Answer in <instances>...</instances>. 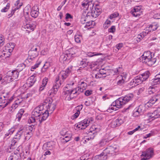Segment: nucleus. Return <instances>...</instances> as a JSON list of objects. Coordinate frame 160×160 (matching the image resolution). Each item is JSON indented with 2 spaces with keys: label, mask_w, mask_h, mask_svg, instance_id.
I'll use <instances>...</instances> for the list:
<instances>
[{
  "label": "nucleus",
  "mask_w": 160,
  "mask_h": 160,
  "mask_svg": "<svg viewBox=\"0 0 160 160\" xmlns=\"http://www.w3.org/2000/svg\"><path fill=\"white\" fill-rule=\"evenodd\" d=\"M73 82L67 84L64 88V95L65 99L70 100L74 97H77L80 92H82L87 87V83L82 82L79 85V87L75 88H72V86L74 84Z\"/></svg>",
  "instance_id": "f257e3e1"
},
{
  "label": "nucleus",
  "mask_w": 160,
  "mask_h": 160,
  "mask_svg": "<svg viewBox=\"0 0 160 160\" xmlns=\"http://www.w3.org/2000/svg\"><path fill=\"white\" fill-rule=\"evenodd\" d=\"M48 117L47 110L44 108L43 106L36 107L32 112V116L28 120L29 123L39 122L40 123L45 120Z\"/></svg>",
  "instance_id": "f03ea898"
},
{
  "label": "nucleus",
  "mask_w": 160,
  "mask_h": 160,
  "mask_svg": "<svg viewBox=\"0 0 160 160\" xmlns=\"http://www.w3.org/2000/svg\"><path fill=\"white\" fill-rule=\"evenodd\" d=\"M48 117L47 110L44 108L43 106L36 107L32 112V116L28 120L29 123L39 122L40 123L45 120Z\"/></svg>",
  "instance_id": "7ed1b4c3"
},
{
  "label": "nucleus",
  "mask_w": 160,
  "mask_h": 160,
  "mask_svg": "<svg viewBox=\"0 0 160 160\" xmlns=\"http://www.w3.org/2000/svg\"><path fill=\"white\" fill-rule=\"evenodd\" d=\"M140 59L142 62L149 66L153 65L156 61L154 54L149 51L145 52L141 57Z\"/></svg>",
  "instance_id": "20e7f679"
},
{
  "label": "nucleus",
  "mask_w": 160,
  "mask_h": 160,
  "mask_svg": "<svg viewBox=\"0 0 160 160\" xmlns=\"http://www.w3.org/2000/svg\"><path fill=\"white\" fill-rule=\"evenodd\" d=\"M72 67V66H71L67 68L66 71H62L61 72L56 78V82H61L62 83L61 79H62L63 80L68 77L69 74L71 72Z\"/></svg>",
  "instance_id": "39448f33"
},
{
  "label": "nucleus",
  "mask_w": 160,
  "mask_h": 160,
  "mask_svg": "<svg viewBox=\"0 0 160 160\" xmlns=\"http://www.w3.org/2000/svg\"><path fill=\"white\" fill-rule=\"evenodd\" d=\"M122 98H121L117 99L112 103L111 107L109 108L108 110L111 109L115 111L121 108L124 104Z\"/></svg>",
  "instance_id": "423d86ee"
},
{
  "label": "nucleus",
  "mask_w": 160,
  "mask_h": 160,
  "mask_svg": "<svg viewBox=\"0 0 160 160\" xmlns=\"http://www.w3.org/2000/svg\"><path fill=\"white\" fill-rule=\"evenodd\" d=\"M5 78V80L6 81V82H8L17 79L18 76L19 72L17 70H14L12 72H8Z\"/></svg>",
  "instance_id": "0eeeda50"
},
{
  "label": "nucleus",
  "mask_w": 160,
  "mask_h": 160,
  "mask_svg": "<svg viewBox=\"0 0 160 160\" xmlns=\"http://www.w3.org/2000/svg\"><path fill=\"white\" fill-rule=\"evenodd\" d=\"M91 121H92L91 119H85L75 124V126L79 130L84 129L89 126Z\"/></svg>",
  "instance_id": "6e6552de"
},
{
  "label": "nucleus",
  "mask_w": 160,
  "mask_h": 160,
  "mask_svg": "<svg viewBox=\"0 0 160 160\" xmlns=\"http://www.w3.org/2000/svg\"><path fill=\"white\" fill-rule=\"evenodd\" d=\"M154 155L153 150L150 148L147 149L145 151L142 152L141 155V157H143L142 159V160H146L152 158Z\"/></svg>",
  "instance_id": "1a4fd4ad"
},
{
  "label": "nucleus",
  "mask_w": 160,
  "mask_h": 160,
  "mask_svg": "<svg viewBox=\"0 0 160 160\" xmlns=\"http://www.w3.org/2000/svg\"><path fill=\"white\" fill-rule=\"evenodd\" d=\"M90 20V18H87V17H86V16H82L81 19V22L82 24H84L86 23L84 28H82L84 30L89 29L92 27V25L91 23V22H90L89 21Z\"/></svg>",
  "instance_id": "9d476101"
},
{
  "label": "nucleus",
  "mask_w": 160,
  "mask_h": 160,
  "mask_svg": "<svg viewBox=\"0 0 160 160\" xmlns=\"http://www.w3.org/2000/svg\"><path fill=\"white\" fill-rule=\"evenodd\" d=\"M101 9L98 8L96 7L93 8L91 12H88L86 15L87 18H90L91 17L96 18L100 14Z\"/></svg>",
  "instance_id": "9b49d317"
},
{
  "label": "nucleus",
  "mask_w": 160,
  "mask_h": 160,
  "mask_svg": "<svg viewBox=\"0 0 160 160\" xmlns=\"http://www.w3.org/2000/svg\"><path fill=\"white\" fill-rule=\"evenodd\" d=\"M144 107L143 105H140L133 110V116L134 117H138L142 114L144 111Z\"/></svg>",
  "instance_id": "f8f14e48"
},
{
  "label": "nucleus",
  "mask_w": 160,
  "mask_h": 160,
  "mask_svg": "<svg viewBox=\"0 0 160 160\" xmlns=\"http://www.w3.org/2000/svg\"><path fill=\"white\" fill-rule=\"evenodd\" d=\"M26 131V128L25 127L21 126L15 136V139L19 140L22 136L25 135Z\"/></svg>",
  "instance_id": "ddd939ff"
},
{
  "label": "nucleus",
  "mask_w": 160,
  "mask_h": 160,
  "mask_svg": "<svg viewBox=\"0 0 160 160\" xmlns=\"http://www.w3.org/2000/svg\"><path fill=\"white\" fill-rule=\"evenodd\" d=\"M131 13L132 15L135 17H138L142 14L140 6H136L131 11Z\"/></svg>",
  "instance_id": "4468645a"
},
{
  "label": "nucleus",
  "mask_w": 160,
  "mask_h": 160,
  "mask_svg": "<svg viewBox=\"0 0 160 160\" xmlns=\"http://www.w3.org/2000/svg\"><path fill=\"white\" fill-rule=\"evenodd\" d=\"M35 76L33 75L29 77L27 80L24 84L25 87H30L32 86L36 81L35 79Z\"/></svg>",
  "instance_id": "2eb2a0df"
},
{
  "label": "nucleus",
  "mask_w": 160,
  "mask_h": 160,
  "mask_svg": "<svg viewBox=\"0 0 160 160\" xmlns=\"http://www.w3.org/2000/svg\"><path fill=\"white\" fill-rule=\"evenodd\" d=\"M108 156L114 154L117 151L118 149L116 147L110 146L104 150Z\"/></svg>",
  "instance_id": "dca6fc26"
},
{
  "label": "nucleus",
  "mask_w": 160,
  "mask_h": 160,
  "mask_svg": "<svg viewBox=\"0 0 160 160\" xmlns=\"http://www.w3.org/2000/svg\"><path fill=\"white\" fill-rule=\"evenodd\" d=\"M108 157L106 152L104 150L100 154L96 156L91 160H105Z\"/></svg>",
  "instance_id": "f3484780"
},
{
  "label": "nucleus",
  "mask_w": 160,
  "mask_h": 160,
  "mask_svg": "<svg viewBox=\"0 0 160 160\" xmlns=\"http://www.w3.org/2000/svg\"><path fill=\"white\" fill-rule=\"evenodd\" d=\"M20 0H18L15 4V8L14 9H12L11 12V13H9L8 16L9 17H12L14 14V12L17 10L19 9L20 7L22 5V3L20 2Z\"/></svg>",
  "instance_id": "a211bd4d"
},
{
  "label": "nucleus",
  "mask_w": 160,
  "mask_h": 160,
  "mask_svg": "<svg viewBox=\"0 0 160 160\" xmlns=\"http://www.w3.org/2000/svg\"><path fill=\"white\" fill-rule=\"evenodd\" d=\"M55 142L53 141L48 142L44 143L43 146V149H49L51 150L55 148Z\"/></svg>",
  "instance_id": "6ab92c4d"
},
{
  "label": "nucleus",
  "mask_w": 160,
  "mask_h": 160,
  "mask_svg": "<svg viewBox=\"0 0 160 160\" xmlns=\"http://www.w3.org/2000/svg\"><path fill=\"white\" fill-rule=\"evenodd\" d=\"M158 27V24L154 22L151 24L149 27L146 28L145 33H148L149 32L153 31L156 30Z\"/></svg>",
  "instance_id": "aec40b11"
},
{
  "label": "nucleus",
  "mask_w": 160,
  "mask_h": 160,
  "mask_svg": "<svg viewBox=\"0 0 160 160\" xmlns=\"http://www.w3.org/2000/svg\"><path fill=\"white\" fill-rule=\"evenodd\" d=\"M37 25V22L35 21L32 22L31 23H27L24 26L25 29L33 31L36 28Z\"/></svg>",
  "instance_id": "412c9836"
},
{
  "label": "nucleus",
  "mask_w": 160,
  "mask_h": 160,
  "mask_svg": "<svg viewBox=\"0 0 160 160\" xmlns=\"http://www.w3.org/2000/svg\"><path fill=\"white\" fill-rule=\"evenodd\" d=\"M158 115L157 114V112L154 111L152 113H149L148 114V120L151 121L156 118H159Z\"/></svg>",
  "instance_id": "4be33fe9"
},
{
  "label": "nucleus",
  "mask_w": 160,
  "mask_h": 160,
  "mask_svg": "<svg viewBox=\"0 0 160 160\" xmlns=\"http://www.w3.org/2000/svg\"><path fill=\"white\" fill-rule=\"evenodd\" d=\"M47 107V112H48V115L49 113H52L56 108V105L52 102L49 104Z\"/></svg>",
  "instance_id": "5701e85b"
},
{
  "label": "nucleus",
  "mask_w": 160,
  "mask_h": 160,
  "mask_svg": "<svg viewBox=\"0 0 160 160\" xmlns=\"http://www.w3.org/2000/svg\"><path fill=\"white\" fill-rule=\"evenodd\" d=\"M32 17L36 18L38 17L39 14V9L36 6L32 7L30 12Z\"/></svg>",
  "instance_id": "b1692460"
},
{
  "label": "nucleus",
  "mask_w": 160,
  "mask_h": 160,
  "mask_svg": "<svg viewBox=\"0 0 160 160\" xmlns=\"http://www.w3.org/2000/svg\"><path fill=\"white\" fill-rule=\"evenodd\" d=\"M61 85V82H58L55 81V84L51 89L52 91V93L54 94H56Z\"/></svg>",
  "instance_id": "393cba45"
},
{
  "label": "nucleus",
  "mask_w": 160,
  "mask_h": 160,
  "mask_svg": "<svg viewBox=\"0 0 160 160\" xmlns=\"http://www.w3.org/2000/svg\"><path fill=\"white\" fill-rule=\"evenodd\" d=\"M28 58L33 60L38 55V52L36 51H30L28 52Z\"/></svg>",
  "instance_id": "a878e982"
},
{
  "label": "nucleus",
  "mask_w": 160,
  "mask_h": 160,
  "mask_svg": "<svg viewBox=\"0 0 160 160\" xmlns=\"http://www.w3.org/2000/svg\"><path fill=\"white\" fill-rule=\"evenodd\" d=\"M83 107V106L81 105L78 106L77 107V112L74 113L71 117L72 119H74L77 118L80 113V110H81Z\"/></svg>",
  "instance_id": "bb28decb"
},
{
  "label": "nucleus",
  "mask_w": 160,
  "mask_h": 160,
  "mask_svg": "<svg viewBox=\"0 0 160 160\" xmlns=\"http://www.w3.org/2000/svg\"><path fill=\"white\" fill-rule=\"evenodd\" d=\"M82 6L85 8H88L89 6H92V5L91 0H87L84 1L82 3Z\"/></svg>",
  "instance_id": "cd10ccee"
},
{
  "label": "nucleus",
  "mask_w": 160,
  "mask_h": 160,
  "mask_svg": "<svg viewBox=\"0 0 160 160\" xmlns=\"http://www.w3.org/2000/svg\"><path fill=\"white\" fill-rule=\"evenodd\" d=\"M48 81V79L47 77H45L43 79L42 84L39 88L40 91H42L44 89V87L46 85Z\"/></svg>",
  "instance_id": "c85d7f7f"
},
{
  "label": "nucleus",
  "mask_w": 160,
  "mask_h": 160,
  "mask_svg": "<svg viewBox=\"0 0 160 160\" xmlns=\"http://www.w3.org/2000/svg\"><path fill=\"white\" fill-rule=\"evenodd\" d=\"M76 53V50L74 48H71L68 49L66 52L68 57L70 59L73 55Z\"/></svg>",
  "instance_id": "c756f323"
},
{
  "label": "nucleus",
  "mask_w": 160,
  "mask_h": 160,
  "mask_svg": "<svg viewBox=\"0 0 160 160\" xmlns=\"http://www.w3.org/2000/svg\"><path fill=\"white\" fill-rule=\"evenodd\" d=\"M150 72L149 71H147L139 75L140 76L142 79L143 81L146 80L149 77Z\"/></svg>",
  "instance_id": "7c9ffc66"
},
{
  "label": "nucleus",
  "mask_w": 160,
  "mask_h": 160,
  "mask_svg": "<svg viewBox=\"0 0 160 160\" xmlns=\"http://www.w3.org/2000/svg\"><path fill=\"white\" fill-rule=\"evenodd\" d=\"M133 97V95L132 94H128L124 97H121L123 99V101L125 104L131 100Z\"/></svg>",
  "instance_id": "2f4dec72"
},
{
  "label": "nucleus",
  "mask_w": 160,
  "mask_h": 160,
  "mask_svg": "<svg viewBox=\"0 0 160 160\" xmlns=\"http://www.w3.org/2000/svg\"><path fill=\"white\" fill-rule=\"evenodd\" d=\"M20 103V102H19L18 101H16L12 105L11 108L9 109V111L11 112H14L15 109L18 107Z\"/></svg>",
  "instance_id": "473e14b6"
},
{
  "label": "nucleus",
  "mask_w": 160,
  "mask_h": 160,
  "mask_svg": "<svg viewBox=\"0 0 160 160\" xmlns=\"http://www.w3.org/2000/svg\"><path fill=\"white\" fill-rule=\"evenodd\" d=\"M62 141L63 142H66L71 140V135H64L61 138Z\"/></svg>",
  "instance_id": "72a5a7b5"
},
{
  "label": "nucleus",
  "mask_w": 160,
  "mask_h": 160,
  "mask_svg": "<svg viewBox=\"0 0 160 160\" xmlns=\"http://www.w3.org/2000/svg\"><path fill=\"white\" fill-rule=\"evenodd\" d=\"M15 46V44L14 43L10 42L7 43L5 47L6 48H8V49L9 50L10 52H12Z\"/></svg>",
  "instance_id": "f704fd0d"
},
{
  "label": "nucleus",
  "mask_w": 160,
  "mask_h": 160,
  "mask_svg": "<svg viewBox=\"0 0 160 160\" xmlns=\"http://www.w3.org/2000/svg\"><path fill=\"white\" fill-rule=\"evenodd\" d=\"M115 120L119 126L121 124H122L125 121L124 117L122 116H121L118 117Z\"/></svg>",
  "instance_id": "c9c22d12"
},
{
  "label": "nucleus",
  "mask_w": 160,
  "mask_h": 160,
  "mask_svg": "<svg viewBox=\"0 0 160 160\" xmlns=\"http://www.w3.org/2000/svg\"><path fill=\"white\" fill-rule=\"evenodd\" d=\"M112 139H105L102 140L99 142V145L100 147H102L105 145L106 143L108 142L109 141L111 140Z\"/></svg>",
  "instance_id": "e433bc0d"
},
{
  "label": "nucleus",
  "mask_w": 160,
  "mask_h": 160,
  "mask_svg": "<svg viewBox=\"0 0 160 160\" xmlns=\"http://www.w3.org/2000/svg\"><path fill=\"white\" fill-rule=\"evenodd\" d=\"M42 62V60H41L39 59L37 61L36 63L33 66H32L31 68V71H33L34 70L36 69L37 68L39 67V66L41 63Z\"/></svg>",
  "instance_id": "4c0bfd02"
},
{
  "label": "nucleus",
  "mask_w": 160,
  "mask_h": 160,
  "mask_svg": "<svg viewBox=\"0 0 160 160\" xmlns=\"http://www.w3.org/2000/svg\"><path fill=\"white\" fill-rule=\"evenodd\" d=\"M24 112V111L23 109H20L18 113L17 114L16 116V119H17V120L18 121H20Z\"/></svg>",
  "instance_id": "58836bf2"
},
{
  "label": "nucleus",
  "mask_w": 160,
  "mask_h": 160,
  "mask_svg": "<svg viewBox=\"0 0 160 160\" xmlns=\"http://www.w3.org/2000/svg\"><path fill=\"white\" fill-rule=\"evenodd\" d=\"M52 102V99L50 97L47 98L44 101L43 105L46 106Z\"/></svg>",
  "instance_id": "ea45409f"
},
{
  "label": "nucleus",
  "mask_w": 160,
  "mask_h": 160,
  "mask_svg": "<svg viewBox=\"0 0 160 160\" xmlns=\"http://www.w3.org/2000/svg\"><path fill=\"white\" fill-rule=\"evenodd\" d=\"M102 54L100 53H98L96 52H87V56L89 57H92L94 56L101 55Z\"/></svg>",
  "instance_id": "a19ab883"
},
{
  "label": "nucleus",
  "mask_w": 160,
  "mask_h": 160,
  "mask_svg": "<svg viewBox=\"0 0 160 160\" xmlns=\"http://www.w3.org/2000/svg\"><path fill=\"white\" fill-rule=\"evenodd\" d=\"M74 39L75 42L78 43L81 42V40L82 39V37L81 35L77 34L74 36Z\"/></svg>",
  "instance_id": "79ce46f5"
},
{
  "label": "nucleus",
  "mask_w": 160,
  "mask_h": 160,
  "mask_svg": "<svg viewBox=\"0 0 160 160\" xmlns=\"http://www.w3.org/2000/svg\"><path fill=\"white\" fill-rule=\"evenodd\" d=\"M135 79V82H136L137 84L138 85L141 83L142 82V79L140 76H138L134 78Z\"/></svg>",
  "instance_id": "37998d69"
},
{
  "label": "nucleus",
  "mask_w": 160,
  "mask_h": 160,
  "mask_svg": "<svg viewBox=\"0 0 160 160\" xmlns=\"http://www.w3.org/2000/svg\"><path fill=\"white\" fill-rule=\"evenodd\" d=\"M32 135V132H29L26 131L25 135H24L25 136V139L26 140H28L31 137Z\"/></svg>",
  "instance_id": "c03bdc74"
},
{
  "label": "nucleus",
  "mask_w": 160,
  "mask_h": 160,
  "mask_svg": "<svg viewBox=\"0 0 160 160\" xmlns=\"http://www.w3.org/2000/svg\"><path fill=\"white\" fill-rule=\"evenodd\" d=\"M111 21L108 19L107 20L103 25V27L105 29L107 28L111 25Z\"/></svg>",
  "instance_id": "a18cd8bd"
},
{
  "label": "nucleus",
  "mask_w": 160,
  "mask_h": 160,
  "mask_svg": "<svg viewBox=\"0 0 160 160\" xmlns=\"http://www.w3.org/2000/svg\"><path fill=\"white\" fill-rule=\"evenodd\" d=\"M60 59L62 60L64 62L67 60H69L70 58L68 57V56L66 53L65 55H61L60 58Z\"/></svg>",
  "instance_id": "49530a36"
},
{
  "label": "nucleus",
  "mask_w": 160,
  "mask_h": 160,
  "mask_svg": "<svg viewBox=\"0 0 160 160\" xmlns=\"http://www.w3.org/2000/svg\"><path fill=\"white\" fill-rule=\"evenodd\" d=\"M12 52H2V56L5 58H9L11 55Z\"/></svg>",
  "instance_id": "de8ad7c7"
},
{
  "label": "nucleus",
  "mask_w": 160,
  "mask_h": 160,
  "mask_svg": "<svg viewBox=\"0 0 160 160\" xmlns=\"http://www.w3.org/2000/svg\"><path fill=\"white\" fill-rule=\"evenodd\" d=\"M158 96V95H156L153 96L151 98L149 101L151 102H153V103L155 104V102L158 100V99L157 98Z\"/></svg>",
  "instance_id": "09e8293b"
},
{
  "label": "nucleus",
  "mask_w": 160,
  "mask_h": 160,
  "mask_svg": "<svg viewBox=\"0 0 160 160\" xmlns=\"http://www.w3.org/2000/svg\"><path fill=\"white\" fill-rule=\"evenodd\" d=\"M16 142L17 141H16L15 139H13L12 140L11 144V149H13L15 148L16 147Z\"/></svg>",
  "instance_id": "8fccbe9b"
},
{
  "label": "nucleus",
  "mask_w": 160,
  "mask_h": 160,
  "mask_svg": "<svg viewBox=\"0 0 160 160\" xmlns=\"http://www.w3.org/2000/svg\"><path fill=\"white\" fill-rule=\"evenodd\" d=\"M110 125L112 128H114L119 126L116 120L112 121L110 123Z\"/></svg>",
  "instance_id": "3c124183"
},
{
  "label": "nucleus",
  "mask_w": 160,
  "mask_h": 160,
  "mask_svg": "<svg viewBox=\"0 0 160 160\" xmlns=\"http://www.w3.org/2000/svg\"><path fill=\"white\" fill-rule=\"evenodd\" d=\"M155 90L153 86H151L148 89V92L150 94L153 93Z\"/></svg>",
  "instance_id": "603ef678"
},
{
  "label": "nucleus",
  "mask_w": 160,
  "mask_h": 160,
  "mask_svg": "<svg viewBox=\"0 0 160 160\" xmlns=\"http://www.w3.org/2000/svg\"><path fill=\"white\" fill-rule=\"evenodd\" d=\"M10 7V4L9 3H8L6 6L5 7L3 8L1 10V12H6L9 8Z\"/></svg>",
  "instance_id": "864d4df0"
},
{
  "label": "nucleus",
  "mask_w": 160,
  "mask_h": 160,
  "mask_svg": "<svg viewBox=\"0 0 160 160\" xmlns=\"http://www.w3.org/2000/svg\"><path fill=\"white\" fill-rule=\"evenodd\" d=\"M117 79H118L117 82V84L119 85H122V84L124 83L125 80L122 78H120L119 76H118Z\"/></svg>",
  "instance_id": "5fc2aeb1"
},
{
  "label": "nucleus",
  "mask_w": 160,
  "mask_h": 160,
  "mask_svg": "<svg viewBox=\"0 0 160 160\" xmlns=\"http://www.w3.org/2000/svg\"><path fill=\"white\" fill-rule=\"evenodd\" d=\"M119 76L120 78H122L125 80L127 76V74L126 72H124L122 73L121 75Z\"/></svg>",
  "instance_id": "6e6d98bb"
},
{
  "label": "nucleus",
  "mask_w": 160,
  "mask_h": 160,
  "mask_svg": "<svg viewBox=\"0 0 160 160\" xmlns=\"http://www.w3.org/2000/svg\"><path fill=\"white\" fill-rule=\"evenodd\" d=\"M118 15L119 14L118 13L115 12L111 14L109 17V18L110 19H112L113 18L117 17Z\"/></svg>",
  "instance_id": "4d7b16f0"
},
{
  "label": "nucleus",
  "mask_w": 160,
  "mask_h": 160,
  "mask_svg": "<svg viewBox=\"0 0 160 160\" xmlns=\"http://www.w3.org/2000/svg\"><path fill=\"white\" fill-rule=\"evenodd\" d=\"M97 128L95 127V126H93L91 127L90 129V132H92L93 134H94L95 132H96L95 131L96 130L97 131Z\"/></svg>",
  "instance_id": "13d9d810"
},
{
  "label": "nucleus",
  "mask_w": 160,
  "mask_h": 160,
  "mask_svg": "<svg viewBox=\"0 0 160 160\" xmlns=\"http://www.w3.org/2000/svg\"><path fill=\"white\" fill-rule=\"evenodd\" d=\"M16 128H17V127L14 126V127H13L11 128L10 129H9L8 130V131L10 132L9 133L12 134L15 131Z\"/></svg>",
  "instance_id": "bf43d9fd"
},
{
  "label": "nucleus",
  "mask_w": 160,
  "mask_h": 160,
  "mask_svg": "<svg viewBox=\"0 0 160 160\" xmlns=\"http://www.w3.org/2000/svg\"><path fill=\"white\" fill-rule=\"evenodd\" d=\"M116 30L115 27L114 26H112L110 28L108 29V31L110 32L113 33Z\"/></svg>",
  "instance_id": "052dcab7"
},
{
  "label": "nucleus",
  "mask_w": 160,
  "mask_h": 160,
  "mask_svg": "<svg viewBox=\"0 0 160 160\" xmlns=\"http://www.w3.org/2000/svg\"><path fill=\"white\" fill-rule=\"evenodd\" d=\"M92 92L91 90H87L85 92V94L86 96H89L92 94Z\"/></svg>",
  "instance_id": "680f3d73"
},
{
  "label": "nucleus",
  "mask_w": 160,
  "mask_h": 160,
  "mask_svg": "<svg viewBox=\"0 0 160 160\" xmlns=\"http://www.w3.org/2000/svg\"><path fill=\"white\" fill-rule=\"evenodd\" d=\"M154 103L150 102L149 100L145 104L146 107H150L152 106Z\"/></svg>",
  "instance_id": "e2e57ef3"
},
{
  "label": "nucleus",
  "mask_w": 160,
  "mask_h": 160,
  "mask_svg": "<svg viewBox=\"0 0 160 160\" xmlns=\"http://www.w3.org/2000/svg\"><path fill=\"white\" fill-rule=\"evenodd\" d=\"M4 39L3 36H0V46H2L4 44Z\"/></svg>",
  "instance_id": "0e129e2a"
},
{
  "label": "nucleus",
  "mask_w": 160,
  "mask_h": 160,
  "mask_svg": "<svg viewBox=\"0 0 160 160\" xmlns=\"http://www.w3.org/2000/svg\"><path fill=\"white\" fill-rule=\"evenodd\" d=\"M154 18L156 19H160V13H158L155 14L153 15Z\"/></svg>",
  "instance_id": "69168bd1"
},
{
  "label": "nucleus",
  "mask_w": 160,
  "mask_h": 160,
  "mask_svg": "<svg viewBox=\"0 0 160 160\" xmlns=\"http://www.w3.org/2000/svg\"><path fill=\"white\" fill-rule=\"evenodd\" d=\"M92 101L89 100L86 101L85 102V105L86 106H87L91 105V104H92Z\"/></svg>",
  "instance_id": "338daca9"
},
{
  "label": "nucleus",
  "mask_w": 160,
  "mask_h": 160,
  "mask_svg": "<svg viewBox=\"0 0 160 160\" xmlns=\"http://www.w3.org/2000/svg\"><path fill=\"white\" fill-rule=\"evenodd\" d=\"M123 46V44L122 43H119L116 45V47L118 50L120 49Z\"/></svg>",
  "instance_id": "774afa93"
}]
</instances>
